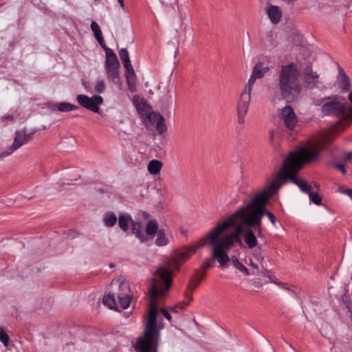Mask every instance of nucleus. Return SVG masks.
I'll return each mask as SVG.
<instances>
[{
    "instance_id": "nucleus-1",
    "label": "nucleus",
    "mask_w": 352,
    "mask_h": 352,
    "mask_svg": "<svg viewBox=\"0 0 352 352\" xmlns=\"http://www.w3.org/2000/svg\"><path fill=\"white\" fill-rule=\"evenodd\" d=\"M201 248L199 241L169 260L164 265L159 267L153 274L151 287L149 289V306L143 336L139 337L133 344L136 352H155L160 337L156 325V299L164 296L172 285V270H177L181 264L189 258Z\"/></svg>"
},
{
    "instance_id": "nucleus-2",
    "label": "nucleus",
    "mask_w": 352,
    "mask_h": 352,
    "mask_svg": "<svg viewBox=\"0 0 352 352\" xmlns=\"http://www.w3.org/2000/svg\"><path fill=\"white\" fill-rule=\"evenodd\" d=\"M227 220V217L219 221L211 228L203 239L199 241V245L203 247L210 245L212 248V256L219 262L220 267H226L230 260L228 252L232 249L236 243L241 242L240 235L243 238L244 243L251 250V255L263 266L265 255L263 249L258 245L255 233L251 229L244 230V226H248L239 221L238 223L229 225L222 230L218 226Z\"/></svg>"
},
{
    "instance_id": "nucleus-3",
    "label": "nucleus",
    "mask_w": 352,
    "mask_h": 352,
    "mask_svg": "<svg viewBox=\"0 0 352 352\" xmlns=\"http://www.w3.org/2000/svg\"><path fill=\"white\" fill-rule=\"evenodd\" d=\"M329 142V140L327 138L320 137L309 142L299 149L291 152L285 160L278 173L282 184L285 180L289 179L298 186L302 192L307 193L310 200L316 205H320L321 203L320 196L313 192L311 186L306 181L298 179L296 174L302 168L305 163L315 160Z\"/></svg>"
},
{
    "instance_id": "nucleus-4",
    "label": "nucleus",
    "mask_w": 352,
    "mask_h": 352,
    "mask_svg": "<svg viewBox=\"0 0 352 352\" xmlns=\"http://www.w3.org/2000/svg\"><path fill=\"white\" fill-rule=\"evenodd\" d=\"M282 186L280 177L277 175L258 193L248 204L239 208L234 213L227 217V220L218 226L222 230L229 225L246 223L248 227H256L258 236L261 237V219L266 214L272 224L276 226V217L265 208L268 199L272 196Z\"/></svg>"
},
{
    "instance_id": "nucleus-5",
    "label": "nucleus",
    "mask_w": 352,
    "mask_h": 352,
    "mask_svg": "<svg viewBox=\"0 0 352 352\" xmlns=\"http://www.w3.org/2000/svg\"><path fill=\"white\" fill-rule=\"evenodd\" d=\"M300 71L297 65L288 64L281 67L278 76L279 89L282 97L287 101L296 100L302 86L300 82Z\"/></svg>"
},
{
    "instance_id": "nucleus-6",
    "label": "nucleus",
    "mask_w": 352,
    "mask_h": 352,
    "mask_svg": "<svg viewBox=\"0 0 352 352\" xmlns=\"http://www.w3.org/2000/svg\"><path fill=\"white\" fill-rule=\"evenodd\" d=\"M268 71L269 67L265 66L262 63H258L254 67L252 72L236 102V110L239 124L242 125L245 122V117L249 110L252 91L255 81L256 79L263 78Z\"/></svg>"
},
{
    "instance_id": "nucleus-7",
    "label": "nucleus",
    "mask_w": 352,
    "mask_h": 352,
    "mask_svg": "<svg viewBox=\"0 0 352 352\" xmlns=\"http://www.w3.org/2000/svg\"><path fill=\"white\" fill-rule=\"evenodd\" d=\"M318 104H321V112L324 115L342 116L346 107L343 99L338 97L324 98Z\"/></svg>"
},
{
    "instance_id": "nucleus-8",
    "label": "nucleus",
    "mask_w": 352,
    "mask_h": 352,
    "mask_svg": "<svg viewBox=\"0 0 352 352\" xmlns=\"http://www.w3.org/2000/svg\"><path fill=\"white\" fill-rule=\"evenodd\" d=\"M118 224L120 228L124 232L129 230L131 227L132 232L140 239V242L148 241V237L141 230V225L139 222H135L131 217L127 214H122L118 217Z\"/></svg>"
},
{
    "instance_id": "nucleus-9",
    "label": "nucleus",
    "mask_w": 352,
    "mask_h": 352,
    "mask_svg": "<svg viewBox=\"0 0 352 352\" xmlns=\"http://www.w3.org/2000/svg\"><path fill=\"white\" fill-rule=\"evenodd\" d=\"M146 234L153 238L157 234L155 243L157 246H165L169 243L168 231L164 229H158V223L155 220H151L148 222L146 226Z\"/></svg>"
},
{
    "instance_id": "nucleus-10",
    "label": "nucleus",
    "mask_w": 352,
    "mask_h": 352,
    "mask_svg": "<svg viewBox=\"0 0 352 352\" xmlns=\"http://www.w3.org/2000/svg\"><path fill=\"white\" fill-rule=\"evenodd\" d=\"M76 101L82 107L94 113H99L100 106L103 103V98L99 95L89 97L85 94L76 96Z\"/></svg>"
},
{
    "instance_id": "nucleus-11",
    "label": "nucleus",
    "mask_w": 352,
    "mask_h": 352,
    "mask_svg": "<svg viewBox=\"0 0 352 352\" xmlns=\"http://www.w3.org/2000/svg\"><path fill=\"white\" fill-rule=\"evenodd\" d=\"M142 121L147 129H151L155 126L160 134L165 133L167 130L164 118L158 112L152 111Z\"/></svg>"
},
{
    "instance_id": "nucleus-12",
    "label": "nucleus",
    "mask_w": 352,
    "mask_h": 352,
    "mask_svg": "<svg viewBox=\"0 0 352 352\" xmlns=\"http://www.w3.org/2000/svg\"><path fill=\"white\" fill-rule=\"evenodd\" d=\"M111 284L118 287L117 298L119 300L121 307L122 309H127L131 300V294L129 283L125 280L121 281L120 280H113Z\"/></svg>"
},
{
    "instance_id": "nucleus-13",
    "label": "nucleus",
    "mask_w": 352,
    "mask_h": 352,
    "mask_svg": "<svg viewBox=\"0 0 352 352\" xmlns=\"http://www.w3.org/2000/svg\"><path fill=\"white\" fill-rule=\"evenodd\" d=\"M31 138V135L28 134L25 131H17L15 133L14 142L10 148L0 154V160L8 157L13 153L21 146L25 144Z\"/></svg>"
},
{
    "instance_id": "nucleus-14",
    "label": "nucleus",
    "mask_w": 352,
    "mask_h": 352,
    "mask_svg": "<svg viewBox=\"0 0 352 352\" xmlns=\"http://www.w3.org/2000/svg\"><path fill=\"white\" fill-rule=\"evenodd\" d=\"M106 69L109 78L114 80L118 78L120 64L116 54L110 49L106 50Z\"/></svg>"
},
{
    "instance_id": "nucleus-15",
    "label": "nucleus",
    "mask_w": 352,
    "mask_h": 352,
    "mask_svg": "<svg viewBox=\"0 0 352 352\" xmlns=\"http://www.w3.org/2000/svg\"><path fill=\"white\" fill-rule=\"evenodd\" d=\"M280 114L286 127L289 130L294 129L297 124V118L292 108L289 106H285L280 109Z\"/></svg>"
},
{
    "instance_id": "nucleus-16",
    "label": "nucleus",
    "mask_w": 352,
    "mask_h": 352,
    "mask_svg": "<svg viewBox=\"0 0 352 352\" xmlns=\"http://www.w3.org/2000/svg\"><path fill=\"white\" fill-rule=\"evenodd\" d=\"M265 12L274 25L278 24L282 19L283 11L278 6L268 3L265 8Z\"/></svg>"
},
{
    "instance_id": "nucleus-17",
    "label": "nucleus",
    "mask_w": 352,
    "mask_h": 352,
    "mask_svg": "<svg viewBox=\"0 0 352 352\" xmlns=\"http://www.w3.org/2000/svg\"><path fill=\"white\" fill-rule=\"evenodd\" d=\"M133 102L137 111L141 116L142 120L153 111L146 101L140 96H134L133 98Z\"/></svg>"
},
{
    "instance_id": "nucleus-18",
    "label": "nucleus",
    "mask_w": 352,
    "mask_h": 352,
    "mask_svg": "<svg viewBox=\"0 0 352 352\" xmlns=\"http://www.w3.org/2000/svg\"><path fill=\"white\" fill-rule=\"evenodd\" d=\"M338 82L339 87L344 91L350 89V79L342 67L338 68Z\"/></svg>"
},
{
    "instance_id": "nucleus-19",
    "label": "nucleus",
    "mask_w": 352,
    "mask_h": 352,
    "mask_svg": "<svg viewBox=\"0 0 352 352\" xmlns=\"http://www.w3.org/2000/svg\"><path fill=\"white\" fill-rule=\"evenodd\" d=\"M305 82L309 87H313L319 82V75L311 68H307L304 74Z\"/></svg>"
},
{
    "instance_id": "nucleus-20",
    "label": "nucleus",
    "mask_w": 352,
    "mask_h": 352,
    "mask_svg": "<svg viewBox=\"0 0 352 352\" xmlns=\"http://www.w3.org/2000/svg\"><path fill=\"white\" fill-rule=\"evenodd\" d=\"M50 108L52 111L57 110L60 112H69L77 110L78 109V107L69 102H63L54 103L52 104Z\"/></svg>"
},
{
    "instance_id": "nucleus-21",
    "label": "nucleus",
    "mask_w": 352,
    "mask_h": 352,
    "mask_svg": "<svg viewBox=\"0 0 352 352\" xmlns=\"http://www.w3.org/2000/svg\"><path fill=\"white\" fill-rule=\"evenodd\" d=\"M117 220V217L113 212H105L102 217V222L106 227H113Z\"/></svg>"
},
{
    "instance_id": "nucleus-22",
    "label": "nucleus",
    "mask_w": 352,
    "mask_h": 352,
    "mask_svg": "<svg viewBox=\"0 0 352 352\" xmlns=\"http://www.w3.org/2000/svg\"><path fill=\"white\" fill-rule=\"evenodd\" d=\"M229 261H231L232 265L243 274L245 276L250 275L247 267L238 259L236 256H232L231 258H230Z\"/></svg>"
},
{
    "instance_id": "nucleus-23",
    "label": "nucleus",
    "mask_w": 352,
    "mask_h": 352,
    "mask_svg": "<svg viewBox=\"0 0 352 352\" xmlns=\"http://www.w3.org/2000/svg\"><path fill=\"white\" fill-rule=\"evenodd\" d=\"M162 163L156 160H152L148 164V171L152 175H157L161 170Z\"/></svg>"
},
{
    "instance_id": "nucleus-24",
    "label": "nucleus",
    "mask_w": 352,
    "mask_h": 352,
    "mask_svg": "<svg viewBox=\"0 0 352 352\" xmlns=\"http://www.w3.org/2000/svg\"><path fill=\"white\" fill-rule=\"evenodd\" d=\"M102 302L104 305L109 307L110 309H116L117 302L114 294L111 293L105 294L103 297Z\"/></svg>"
},
{
    "instance_id": "nucleus-25",
    "label": "nucleus",
    "mask_w": 352,
    "mask_h": 352,
    "mask_svg": "<svg viewBox=\"0 0 352 352\" xmlns=\"http://www.w3.org/2000/svg\"><path fill=\"white\" fill-rule=\"evenodd\" d=\"M126 82L129 87V89L131 91H134L135 90V75L131 74H126Z\"/></svg>"
},
{
    "instance_id": "nucleus-26",
    "label": "nucleus",
    "mask_w": 352,
    "mask_h": 352,
    "mask_svg": "<svg viewBox=\"0 0 352 352\" xmlns=\"http://www.w3.org/2000/svg\"><path fill=\"white\" fill-rule=\"evenodd\" d=\"M95 91L98 94H102L105 90V84L103 80H98L94 85Z\"/></svg>"
},
{
    "instance_id": "nucleus-27",
    "label": "nucleus",
    "mask_w": 352,
    "mask_h": 352,
    "mask_svg": "<svg viewBox=\"0 0 352 352\" xmlns=\"http://www.w3.org/2000/svg\"><path fill=\"white\" fill-rule=\"evenodd\" d=\"M156 304H157V313H156V317L157 316L158 314H162L164 318H166L168 320H171V316L170 314L164 309H158V307L160 306V301L158 298L156 299Z\"/></svg>"
},
{
    "instance_id": "nucleus-28",
    "label": "nucleus",
    "mask_w": 352,
    "mask_h": 352,
    "mask_svg": "<svg viewBox=\"0 0 352 352\" xmlns=\"http://www.w3.org/2000/svg\"><path fill=\"white\" fill-rule=\"evenodd\" d=\"M0 341L5 346H8L9 342V337L3 328L0 327Z\"/></svg>"
},
{
    "instance_id": "nucleus-29",
    "label": "nucleus",
    "mask_w": 352,
    "mask_h": 352,
    "mask_svg": "<svg viewBox=\"0 0 352 352\" xmlns=\"http://www.w3.org/2000/svg\"><path fill=\"white\" fill-rule=\"evenodd\" d=\"M123 63V65L124 67H125L127 73L126 74H134V69H133V67L131 63V60H126V61L124 62H122Z\"/></svg>"
},
{
    "instance_id": "nucleus-30",
    "label": "nucleus",
    "mask_w": 352,
    "mask_h": 352,
    "mask_svg": "<svg viewBox=\"0 0 352 352\" xmlns=\"http://www.w3.org/2000/svg\"><path fill=\"white\" fill-rule=\"evenodd\" d=\"M119 56L122 62H124L126 60H130L128 51L125 48H122L120 50Z\"/></svg>"
},
{
    "instance_id": "nucleus-31",
    "label": "nucleus",
    "mask_w": 352,
    "mask_h": 352,
    "mask_svg": "<svg viewBox=\"0 0 352 352\" xmlns=\"http://www.w3.org/2000/svg\"><path fill=\"white\" fill-rule=\"evenodd\" d=\"M94 36H95L96 38L97 39L98 42L100 43V45L102 47H103L104 39L102 36V32H101L100 29L99 30H98L97 32H94Z\"/></svg>"
},
{
    "instance_id": "nucleus-32",
    "label": "nucleus",
    "mask_w": 352,
    "mask_h": 352,
    "mask_svg": "<svg viewBox=\"0 0 352 352\" xmlns=\"http://www.w3.org/2000/svg\"><path fill=\"white\" fill-rule=\"evenodd\" d=\"M252 258L255 260V261H253V259H252V258H250V265L253 268H254V269H256V270H258L259 269L260 266H261V267H264V261L263 262V266H262V265H261V264L258 261H256V260L253 256H252Z\"/></svg>"
},
{
    "instance_id": "nucleus-33",
    "label": "nucleus",
    "mask_w": 352,
    "mask_h": 352,
    "mask_svg": "<svg viewBox=\"0 0 352 352\" xmlns=\"http://www.w3.org/2000/svg\"><path fill=\"white\" fill-rule=\"evenodd\" d=\"M212 259H214V258L212 256V258H206L204 261V264H203V267L205 270H207V269H208V268L212 267ZM214 260H216V259L214 258Z\"/></svg>"
},
{
    "instance_id": "nucleus-34",
    "label": "nucleus",
    "mask_w": 352,
    "mask_h": 352,
    "mask_svg": "<svg viewBox=\"0 0 352 352\" xmlns=\"http://www.w3.org/2000/svg\"><path fill=\"white\" fill-rule=\"evenodd\" d=\"M339 192L347 195L352 199V189H345L343 187L339 188Z\"/></svg>"
},
{
    "instance_id": "nucleus-35",
    "label": "nucleus",
    "mask_w": 352,
    "mask_h": 352,
    "mask_svg": "<svg viewBox=\"0 0 352 352\" xmlns=\"http://www.w3.org/2000/svg\"><path fill=\"white\" fill-rule=\"evenodd\" d=\"M0 120L1 122L8 121V122H13L14 121V117L11 115H7L2 116Z\"/></svg>"
},
{
    "instance_id": "nucleus-36",
    "label": "nucleus",
    "mask_w": 352,
    "mask_h": 352,
    "mask_svg": "<svg viewBox=\"0 0 352 352\" xmlns=\"http://www.w3.org/2000/svg\"><path fill=\"white\" fill-rule=\"evenodd\" d=\"M335 168L341 171L343 174H345L346 173V170H345V168H344V166L342 164H336L334 165Z\"/></svg>"
},
{
    "instance_id": "nucleus-37",
    "label": "nucleus",
    "mask_w": 352,
    "mask_h": 352,
    "mask_svg": "<svg viewBox=\"0 0 352 352\" xmlns=\"http://www.w3.org/2000/svg\"><path fill=\"white\" fill-rule=\"evenodd\" d=\"M91 29L93 32H95L100 30V27L96 22L92 21L91 23Z\"/></svg>"
},
{
    "instance_id": "nucleus-38",
    "label": "nucleus",
    "mask_w": 352,
    "mask_h": 352,
    "mask_svg": "<svg viewBox=\"0 0 352 352\" xmlns=\"http://www.w3.org/2000/svg\"><path fill=\"white\" fill-rule=\"evenodd\" d=\"M271 282L274 283V284H276V285H278V286H280V287H283V288H284L285 289H287V287L285 283L278 282L276 280H273L272 278H271Z\"/></svg>"
},
{
    "instance_id": "nucleus-39",
    "label": "nucleus",
    "mask_w": 352,
    "mask_h": 352,
    "mask_svg": "<svg viewBox=\"0 0 352 352\" xmlns=\"http://www.w3.org/2000/svg\"><path fill=\"white\" fill-rule=\"evenodd\" d=\"M112 81L118 87V88L120 89H122V81L120 79L118 74V78L116 79H115L114 80H112Z\"/></svg>"
},
{
    "instance_id": "nucleus-40",
    "label": "nucleus",
    "mask_w": 352,
    "mask_h": 352,
    "mask_svg": "<svg viewBox=\"0 0 352 352\" xmlns=\"http://www.w3.org/2000/svg\"><path fill=\"white\" fill-rule=\"evenodd\" d=\"M352 160V152L347 153L344 156V161L347 162Z\"/></svg>"
},
{
    "instance_id": "nucleus-41",
    "label": "nucleus",
    "mask_w": 352,
    "mask_h": 352,
    "mask_svg": "<svg viewBox=\"0 0 352 352\" xmlns=\"http://www.w3.org/2000/svg\"><path fill=\"white\" fill-rule=\"evenodd\" d=\"M121 7V8L122 9V10L124 12H127V8L125 6V4H124V0H117Z\"/></svg>"
},
{
    "instance_id": "nucleus-42",
    "label": "nucleus",
    "mask_w": 352,
    "mask_h": 352,
    "mask_svg": "<svg viewBox=\"0 0 352 352\" xmlns=\"http://www.w3.org/2000/svg\"><path fill=\"white\" fill-rule=\"evenodd\" d=\"M177 1V0H162V2L164 3H172L173 2H175Z\"/></svg>"
},
{
    "instance_id": "nucleus-43",
    "label": "nucleus",
    "mask_w": 352,
    "mask_h": 352,
    "mask_svg": "<svg viewBox=\"0 0 352 352\" xmlns=\"http://www.w3.org/2000/svg\"><path fill=\"white\" fill-rule=\"evenodd\" d=\"M199 280H198V281L196 283V284H195V285H193V286H190V289L191 290H193V289L197 287V285L199 284Z\"/></svg>"
},
{
    "instance_id": "nucleus-44",
    "label": "nucleus",
    "mask_w": 352,
    "mask_h": 352,
    "mask_svg": "<svg viewBox=\"0 0 352 352\" xmlns=\"http://www.w3.org/2000/svg\"><path fill=\"white\" fill-rule=\"evenodd\" d=\"M186 298L188 299L189 301H191L192 300V297L190 294H187Z\"/></svg>"
},
{
    "instance_id": "nucleus-45",
    "label": "nucleus",
    "mask_w": 352,
    "mask_h": 352,
    "mask_svg": "<svg viewBox=\"0 0 352 352\" xmlns=\"http://www.w3.org/2000/svg\"><path fill=\"white\" fill-rule=\"evenodd\" d=\"M349 99L352 103V92L349 94Z\"/></svg>"
},
{
    "instance_id": "nucleus-46",
    "label": "nucleus",
    "mask_w": 352,
    "mask_h": 352,
    "mask_svg": "<svg viewBox=\"0 0 352 352\" xmlns=\"http://www.w3.org/2000/svg\"><path fill=\"white\" fill-rule=\"evenodd\" d=\"M273 138V132L270 133V139L272 140Z\"/></svg>"
}]
</instances>
